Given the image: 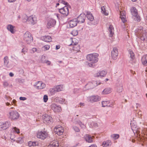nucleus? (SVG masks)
Returning a JSON list of instances; mask_svg holds the SVG:
<instances>
[{"label": "nucleus", "instance_id": "59", "mask_svg": "<svg viewBox=\"0 0 147 147\" xmlns=\"http://www.w3.org/2000/svg\"><path fill=\"white\" fill-rule=\"evenodd\" d=\"M80 127L82 128H84L85 127V126L84 125L83 123L82 124V125H81Z\"/></svg>", "mask_w": 147, "mask_h": 147}, {"label": "nucleus", "instance_id": "36", "mask_svg": "<svg viewBox=\"0 0 147 147\" xmlns=\"http://www.w3.org/2000/svg\"><path fill=\"white\" fill-rule=\"evenodd\" d=\"M129 54L130 55V57L132 60H133L134 59L135 56L133 52L132 51H129Z\"/></svg>", "mask_w": 147, "mask_h": 147}, {"label": "nucleus", "instance_id": "41", "mask_svg": "<svg viewBox=\"0 0 147 147\" xmlns=\"http://www.w3.org/2000/svg\"><path fill=\"white\" fill-rule=\"evenodd\" d=\"M139 139H138V140H139V139H140V140L141 141H142L143 142H144V141H143V139H142V138H140V135H139ZM144 142H144L146 144V146L147 147V138L144 139Z\"/></svg>", "mask_w": 147, "mask_h": 147}, {"label": "nucleus", "instance_id": "64", "mask_svg": "<svg viewBox=\"0 0 147 147\" xmlns=\"http://www.w3.org/2000/svg\"><path fill=\"white\" fill-rule=\"evenodd\" d=\"M5 98L7 100H8L10 98V97L7 96L6 95H5Z\"/></svg>", "mask_w": 147, "mask_h": 147}, {"label": "nucleus", "instance_id": "7", "mask_svg": "<svg viewBox=\"0 0 147 147\" xmlns=\"http://www.w3.org/2000/svg\"><path fill=\"white\" fill-rule=\"evenodd\" d=\"M11 125L9 121H7L5 122H0V130H4L8 128Z\"/></svg>", "mask_w": 147, "mask_h": 147}, {"label": "nucleus", "instance_id": "56", "mask_svg": "<svg viewBox=\"0 0 147 147\" xmlns=\"http://www.w3.org/2000/svg\"><path fill=\"white\" fill-rule=\"evenodd\" d=\"M45 63H46L47 65H50L51 62L50 61L48 60H46V62H45Z\"/></svg>", "mask_w": 147, "mask_h": 147}, {"label": "nucleus", "instance_id": "33", "mask_svg": "<svg viewBox=\"0 0 147 147\" xmlns=\"http://www.w3.org/2000/svg\"><path fill=\"white\" fill-rule=\"evenodd\" d=\"M109 101H103L102 102V107H104L105 106H110L109 105L108 103H109Z\"/></svg>", "mask_w": 147, "mask_h": 147}, {"label": "nucleus", "instance_id": "44", "mask_svg": "<svg viewBox=\"0 0 147 147\" xmlns=\"http://www.w3.org/2000/svg\"><path fill=\"white\" fill-rule=\"evenodd\" d=\"M73 129L76 131L77 132H79L80 131L79 128L76 126H74Z\"/></svg>", "mask_w": 147, "mask_h": 147}, {"label": "nucleus", "instance_id": "17", "mask_svg": "<svg viewBox=\"0 0 147 147\" xmlns=\"http://www.w3.org/2000/svg\"><path fill=\"white\" fill-rule=\"evenodd\" d=\"M54 130L56 134L59 135H62L64 131L63 129L61 126L55 128Z\"/></svg>", "mask_w": 147, "mask_h": 147}, {"label": "nucleus", "instance_id": "48", "mask_svg": "<svg viewBox=\"0 0 147 147\" xmlns=\"http://www.w3.org/2000/svg\"><path fill=\"white\" fill-rule=\"evenodd\" d=\"M50 91L51 92H53L54 93H55L56 92L55 88H50Z\"/></svg>", "mask_w": 147, "mask_h": 147}, {"label": "nucleus", "instance_id": "58", "mask_svg": "<svg viewBox=\"0 0 147 147\" xmlns=\"http://www.w3.org/2000/svg\"><path fill=\"white\" fill-rule=\"evenodd\" d=\"M27 50L24 48H23L22 50V52L23 53H25L26 52Z\"/></svg>", "mask_w": 147, "mask_h": 147}, {"label": "nucleus", "instance_id": "30", "mask_svg": "<svg viewBox=\"0 0 147 147\" xmlns=\"http://www.w3.org/2000/svg\"><path fill=\"white\" fill-rule=\"evenodd\" d=\"M56 92H59L63 90V85H59L55 87Z\"/></svg>", "mask_w": 147, "mask_h": 147}, {"label": "nucleus", "instance_id": "31", "mask_svg": "<svg viewBox=\"0 0 147 147\" xmlns=\"http://www.w3.org/2000/svg\"><path fill=\"white\" fill-rule=\"evenodd\" d=\"M9 63L8 57L7 56H5L4 58V63L5 65H7Z\"/></svg>", "mask_w": 147, "mask_h": 147}, {"label": "nucleus", "instance_id": "22", "mask_svg": "<svg viewBox=\"0 0 147 147\" xmlns=\"http://www.w3.org/2000/svg\"><path fill=\"white\" fill-rule=\"evenodd\" d=\"M15 28V26L11 24L8 25L7 27V29L12 34H14L15 33L14 31Z\"/></svg>", "mask_w": 147, "mask_h": 147}, {"label": "nucleus", "instance_id": "63", "mask_svg": "<svg viewBox=\"0 0 147 147\" xmlns=\"http://www.w3.org/2000/svg\"><path fill=\"white\" fill-rule=\"evenodd\" d=\"M16 0H8V1L9 2H13L15 1Z\"/></svg>", "mask_w": 147, "mask_h": 147}, {"label": "nucleus", "instance_id": "6", "mask_svg": "<svg viewBox=\"0 0 147 147\" xmlns=\"http://www.w3.org/2000/svg\"><path fill=\"white\" fill-rule=\"evenodd\" d=\"M132 15L136 18L138 21L139 22L141 20L140 17L138 15V11L137 9L134 7H132L130 10Z\"/></svg>", "mask_w": 147, "mask_h": 147}, {"label": "nucleus", "instance_id": "28", "mask_svg": "<svg viewBox=\"0 0 147 147\" xmlns=\"http://www.w3.org/2000/svg\"><path fill=\"white\" fill-rule=\"evenodd\" d=\"M111 92V88H107L102 91V93L103 94H107Z\"/></svg>", "mask_w": 147, "mask_h": 147}, {"label": "nucleus", "instance_id": "13", "mask_svg": "<svg viewBox=\"0 0 147 147\" xmlns=\"http://www.w3.org/2000/svg\"><path fill=\"white\" fill-rule=\"evenodd\" d=\"M51 109L55 112H59L61 111V108L60 106L59 105H57L55 104H53L51 105Z\"/></svg>", "mask_w": 147, "mask_h": 147}, {"label": "nucleus", "instance_id": "20", "mask_svg": "<svg viewBox=\"0 0 147 147\" xmlns=\"http://www.w3.org/2000/svg\"><path fill=\"white\" fill-rule=\"evenodd\" d=\"M36 87L38 89H42L45 87V84L41 81H38L36 84Z\"/></svg>", "mask_w": 147, "mask_h": 147}, {"label": "nucleus", "instance_id": "61", "mask_svg": "<svg viewBox=\"0 0 147 147\" xmlns=\"http://www.w3.org/2000/svg\"><path fill=\"white\" fill-rule=\"evenodd\" d=\"M60 48V46L59 45H56V50H57L59 49Z\"/></svg>", "mask_w": 147, "mask_h": 147}, {"label": "nucleus", "instance_id": "60", "mask_svg": "<svg viewBox=\"0 0 147 147\" xmlns=\"http://www.w3.org/2000/svg\"><path fill=\"white\" fill-rule=\"evenodd\" d=\"M88 147H97V146L95 144H92L91 146H90Z\"/></svg>", "mask_w": 147, "mask_h": 147}, {"label": "nucleus", "instance_id": "37", "mask_svg": "<svg viewBox=\"0 0 147 147\" xmlns=\"http://www.w3.org/2000/svg\"><path fill=\"white\" fill-rule=\"evenodd\" d=\"M59 3H62L63 4H64L68 6L69 5L68 3L67 2H65V1L63 0H59Z\"/></svg>", "mask_w": 147, "mask_h": 147}, {"label": "nucleus", "instance_id": "3", "mask_svg": "<svg viewBox=\"0 0 147 147\" xmlns=\"http://www.w3.org/2000/svg\"><path fill=\"white\" fill-rule=\"evenodd\" d=\"M9 117L11 120H16L19 117L20 114L16 111H11L9 112Z\"/></svg>", "mask_w": 147, "mask_h": 147}, {"label": "nucleus", "instance_id": "47", "mask_svg": "<svg viewBox=\"0 0 147 147\" xmlns=\"http://www.w3.org/2000/svg\"><path fill=\"white\" fill-rule=\"evenodd\" d=\"M3 85L4 87H7L8 86L9 84L7 82L4 81L3 82Z\"/></svg>", "mask_w": 147, "mask_h": 147}, {"label": "nucleus", "instance_id": "23", "mask_svg": "<svg viewBox=\"0 0 147 147\" xmlns=\"http://www.w3.org/2000/svg\"><path fill=\"white\" fill-rule=\"evenodd\" d=\"M85 138L86 141L88 143H91L93 142L92 138L90 135H86L85 136Z\"/></svg>", "mask_w": 147, "mask_h": 147}, {"label": "nucleus", "instance_id": "25", "mask_svg": "<svg viewBox=\"0 0 147 147\" xmlns=\"http://www.w3.org/2000/svg\"><path fill=\"white\" fill-rule=\"evenodd\" d=\"M106 74L107 72L106 71H102L97 73L95 76L97 77H99V76L104 77Z\"/></svg>", "mask_w": 147, "mask_h": 147}, {"label": "nucleus", "instance_id": "51", "mask_svg": "<svg viewBox=\"0 0 147 147\" xmlns=\"http://www.w3.org/2000/svg\"><path fill=\"white\" fill-rule=\"evenodd\" d=\"M11 57L13 60H17V57L15 55H14V56L12 55Z\"/></svg>", "mask_w": 147, "mask_h": 147}, {"label": "nucleus", "instance_id": "32", "mask_svg": "<svg viewBox=\"0 0 147 147\" xmlns=\"http://www.w3.org/2000/svg\"><path fill=\"white\" fill-rule=\"evenodd\" d=\"M117 91L119 93L121 92L123 90L122 86L120 85L119 86H117L116 88Z\"/></svg>", "mask_w": 147, "mask_h": 147}, {"label": "nucleus", "instance_id": "52", "mask_svg": "<svg viewBox=\"0 0 147 147\" xmlns=\"http://www.w3.org/2000/svg\"><path fill=\"white\" fill-rule=\"evenodd\" d=\"M120 16H123V15L125 16V11H121L120 12Z\"/></svg>", "mask_w": 147, "mask_h": 147}, {"label": "nucleus", "instance_id": "2", "mask_svg": "<svg viewBox=\"0 0 147 147\" xmlns=\"http://www.w3.org/2000/svg\"><path fill=\"white\" fill-rule=\"evenodd\" d=\"M137 32L138 37L142 40L144 41L147 39V33L145 30H143L142 27H140L138 29Z\"/></svg>", "mask_w": 147, "mask_h": 147}, {"label": "nucleus", "instance_id": "4", "mask_svg": "<svg viewBox=\"0 0 147 147\" xmlns=\"http://www.w3.org/2000/svg\"><path fill=\"white\" fill-rule=\"evenodd\" d=\"M24 40L27 44H30L33 40V37L29 32H26L24 35Z\"/></svg>", "mask_w": 147, "mask_h": 147}, {"label": "nucleus", "instance_id": "5", "mask_svg": "<svg viewBox=\"0 0 147 147\" xmlns=\"http://www.w3.org/2000/svg\"><path fill=\"white\" fill-rule=\"evenodd\" d=\"M100 99V97L97 95L91 96L87 98L88 101L91 103L98 101Z\"/></svg>", "mask_w": 147, "mask_h": 147}, {"label": "nucleus", "instance_id": "53", "mask_svg": "<svg viewBox=\"0 0 147 147\" xmlns=\"http://www.w3.org/2000/svg\"><path fill=\"white\" fill-rule=\"evenodd\" d=\"M20 100H24L26 99V98L25 97H20Z\"/></svg>", "mask_w": 147, "mask_h": 147}, {"label": "nucleus", "instance_id": "38", "mask_svg": "<svg viewBox=\"0 0 147 147\" xmlns=\"http://www.w3.org/2000/svg\"><path fill=\"white\" fill-rule=\"evenodd\" d=\"M120 18H121V20L123 23L125 22L126 20L125 18V16L123 15V16H120Z\"/></svg>", "mask_w": 147, "mask_h": 147}, {"label": "nucleus", "instance_id": "55", "mask_svg": "<svg viewBox=\"0 0 147 147\" xmlns=\"http://www.w3.org/2000/svg\"><path fill=\"white\" fill-rule=\"evenodd\" d=\"M94 126L95 127H98V125L96 123L93 122V123Z\"/></svg>", "mask_w": 147, "mask_h": 147}, {"label": "nucleus", "instance_id": "1", "mask_svg": "<svg viewBox=\"0 0 147 147\" xmlns=\"http://www.w3.org/2000/svg\"><path fill=\"white\" fill-rule=\"evenodd\" d=\"M98 54L96 53H93L88 55L86 56L87 60L90 61L91 63H88V65L90 67L92 66V64L97 62L98 61Z\"/></svg>", "mask_w": 147, "mask_h": 147}, {"label": "nucleus", "instance_id": "16", "mask_svg": "<svg viewBox=\"0 0 147 147\" xmlns=\"http://www.w3.org/2000/svg\"><path fill=\"white\" fill-rule=\"evenodd\" d=\"M42 117L44 123H47L51 122V117L46 114L45 115H43Z\"/></svg>", "mask_w": 147, "mask_h": 147}, {"label": "nucleus", "instance_id": "46", "mask_svg": "<svg viewBox=\"0 0 147 147\" xmlns=\"http://www.w3.org/2000/svg\"><path fill=\"white\" fill-rule=\"evenodd\" d=\"M32 146H38V143L37 141H32Z\"/></svg>", "mask_w": 147, "mask_h": 147}, {"label": "nucleus", "instance_id": "26", "mask_svg": "<svg viewBox=\"0 0 147 147\" xmlns=\"http://www.w3.org/2000/svg\"><path fill=\"white\" fill-rule=\"evenodd\" d=\"M111 142L110 140H109L103 142L102 143V146L104 147H107L111 145Z\"/></svg>", "mask_w": 147, "mask_h": 147}, {"label": "nucleus", "instance_id": "21", "mask_svg": "<svg viewBox=\"0 0 147 147\" xmlns=\"http://www.w3.org/2000/svg\"><path fill=\"white\" fill-rule=\"evenodd\" d=\"M41 38L42 40L47 42H50L52 40L51 37L49 36H44L42 37Z\"/></svg>", "mask_w": 147, "mask_h": 147}, {"label": "nucleus", "instance_id": "29", "mask_svg": "<svg viewBox=\"0 0 147 147\" xmlns=\"http://www.w3.org/2000/svg\"><path fill=\"white\" fill-rule=\"evenodd\" d=\"M113 30V26L112 25H110L108 29L109 31L110 32V37H111L113 36L114 34Z\"/></svg>", "mask_w": 147, "mask_h": 147}, {"label": "nucleus", "instance_id": "12", "mask_svg": "<svg viewBox=\"0 0 147 147\" xmlns=\"http://www.w3.org/2000/svg\"><path fill=\"white\" fill-rule=\"evenodd\" d=\"M98 82L96 81H93L92 82H90L88 83L86 85V86L88 87L89 89H91L94 88L95 86H97L98 85H100L101 84V82Z\"/></svg>", "mask_w": 147, "mask_h": 147}, {"label": "nucleus", "instance_id": "50", "mask_svg": "<svg viewBox=\"0 0 147 147\" xmlns=\"http://www.w3.org/2000/svg\"><path fill=\"white\" fill-rule=\"evenodd\" d=\"M44 48L45 50H47L49 49L50 48V46L47 45H45L44 47Z\"/></svg>", "mask_w": 147, "mask_h": 147}, {"label": "nucleus", "instance_id": "57", "mask_svg": "<svg viewBox=\"0 0 147 147\" xmlns=\"http://www.w3.org/2000/svg\"><path fill=\"white\" fill-rule=\"evenodd\" d=\"M77 122L78 123V124L80 126H81V125L83 123H82V122L80 120L78 121H77Z\"/></svg>", "mask_w": 147, "mask_h": 147}, {"label": "nucleus", "instance_id": "10", "mask_svg": "<svg viewBox=\"0 0 147 147\" xmlns=\"http://www.w3.org/2000/svg\"><path fill=\"white\" fill-rule=\"evenodd\" d=\"M48 134L47 132L45 131H41L38 133L37 134V137L38 138L41 139H45L47 136Z\"/></svg>", "mask_w": 147, "mask_h": 147}, {"label": "nucleus", "instance_id": "39", "mask_svg": "<svg viewBox=\"0 0 147 147\" xmlns=\"http://www.w3.org/2000/svg\"><path fill=\"white\" fill-rule=\"evenodd\" d=\"M57 99L60 103H64L65 104V100L64 99H63L61 98H59Z\"/></svg>", "mask_w": 147, "mask_h": 147}, {"label": "nucleus", "instance_id": "11", "mask_svg": "<svg viewBox=\"0 0 147 147\" xmlns=\"http://www.w3.org/2000/svg\"><path fill=\"white\" fill-rule=\"evenodd\" d=\"M67 6L66 5L59 9V12L65 16H67L69 14V9Z\"/></svg>", "mask_w": 147, "mask_h": 147}, {"label": "nucleus", "instance_id": "9", "mask_svg": "<svg viewBox=\"0 0 147 147\" xmlns=\"http://www.w3.org/2000/svg\"><path fill=\"white\" fill-rule=\"evenodd\" d=\"M118 54V49L116 47H114L111 52V57L113 60L117 59Z\"/></svg>", "mask_w": 147, "mask_h": 147}, {"label": "nucleus", "instance_id": "45", "mask_svg": "<svg viewBox=\"0 0 147 147\" xmlns=\"http://www.w3.org/2000/svg\"><path fill=\"white\" fill-rule=\"evenodd\" d=\"M31 51L32 52H31V53H34L35 52H38V49H37L36 48H33L32 50H31Z\"/></svg>", "mask_w": 147, "mask_h": 147}, {"label": "nucleus", "instance_id": "24", "mask_svg": "<svg viewBox=\"0 0 147 147\" xmlns=\"http://www.w3.org/2000/svg\"><path fill=\"white\" fill-rule=\"evenodd\" d=\"M86 16L88 19L90 21H92L94 20V17L90 12H87Z\"/></svg>", "mask_w": 147, "mask_h": 147}, {"label": "nucleus", "instance_id": "14", "mask_svg": "<svg viewBox=\"0 0 147 147\" xmlns=\"http://www.w3.org/2000/svg\"><path fill=\"white\" fill-rule=\"evenodd\" d=\"M56 23V21L55 20L52 19H49L47 25V28H49L53 27L55 25Z\"/></svg>", "mask_w": 147, "mask_h": 147}, {"label": "nucleus", "instance_id": "18", "mask_svg": "<svg viewBox=\"0 0 147 147\" xmlns=\"http://www.w3.org/2000/svg\"><path fill=\"white\" fill-rule=\"evenodd\" d=\"M59 144L58 141L54 140L51 142L50 144L47 147H58Z\"/></svg>", "mask_w": 147, "mask_h": 147}, {"label": "nucleus", "instance_id": "27", "mask_svg": "<svg viewBox=\"0 0 147 147\" xmlns=\"http://www.w3.org/2000/svg\"><path fill=\"white\" fill-rule=\"evenodd\" d=\"M141 61L144 65H147V55L143 56L142 58Z\"/></svg>", "mask_w": 147, "mask_h": 147}, {"label": "nucleus", "instance_id": "62", "mask_svg": "<svg viewBox=\"0 0 147 147\" xmlns=\"http://www.w3.org/2000/svg\"><path fill=\"white\" fill-rule=\"evenodd\" d=\"M9 75L11 77H12L13 76L14 74L13 73L10 72L9 74Z\"/></svg>", "mask_w": 147, "mask_h": 147}, {"label": "nucleus", "instance_id": "35", "mask_svg": "<svg viewBox=\"0 0 147 147\" xmlns=\"http://www.w3.org/2000/svg\"><path fill=\"white\" fill-rule=\"evenodd\" d=\"M46 57L45 55H42L40 58V61L42 63H45L46 62Z\"/></svg>", "mask_w": 147, "mask_h": 147}, {"label": "nucleus", "instance_id": "19", "mask_svg": "<svg viewBox=\"0 0 147 147\" xmlns=\"http://www.w3.org/2000/svg\"><path fill=\"white\" fill-rule=\"evenodd\" d=\"M78 23L76 19H74L70 20L69 22V25L71 28H73L76 26Z\"/></svg>", "mask_w": 147, "mask_h": 147}, {"label": "nucleus", "instance_id": "8", "mask_svg": "<svg viewBox=\"0 0 147 147\" xmlns=\"http://www.w3.org/2000/svg\"><path fill=\"white\" fill-rule=\"evenodd\" d=\"M27 19H26L25 21L31 24L32 25H34L37 22V20L35 16L32 15L28 18L26 17Z\"/></svg>", "mask_w": 147, "mask_h": 147}, {"label": "nucleus", "instance_id": "54", "mask_svg": "<svg viewBox=\"0 0 147 147\" xmlns=\"http://www.w3.org/2000/svg\"><path fill=\"white\" fill-rule=\"evenodd\" d=\"M32 141H30L28 142V145L29 146H32Z\"/></svg>", "mask_w": 147, "mask_h": 147}, {"label": "nucleus", "instance_id": "34", "mask_svg": "<svg viewBox=\"0 0 147 147\" xmlns=\"http://www.w3.org/2000/svg\"><path fill=\"white\" fill-rule=\"evenodd\" d=\"M101 12H102L105 15H108V13L106 10L104 6L102 7H101Z\"/></svg>", "mask_w": 147, "mask_h": 147}, {"label": "nucleus", "instance_id": "49", "mask_svg": "<svg viewBox=\"0 0 147 147\" xmlns=\"http://www.w3.org/2000/svg\"><path fill=\"white\" fill-rule=\"evenodd\" d=\"M13 128L14 129L15 131H16V133H17L18 134L20 133V131L19 129H18L16 127H13Z\"/></svg>", "mask_w": 147, "mask_h": 147}, {"label": "nucleus", "instance_id": "40", "mask_svg": "<svg viewBox=\"0 0 147 147\" xmlns=\"http://www.w3.org/2000/svg\"><path fill=\"white\" fill-rule=\"evenodd\" d=\"M111 137L115 140L118 139L119 137L118 134H114L111 136Z\"/></svg>", "mask_w": 147, "mask_h": 147}, {"label": "nucleus", "instance_id": "15", "mask_svg": "<svg viewBox=\"0 0 147 147\" xmlns=\"http://www.w3.org/2000/svg\"><path fill=\"white\" fill-rule=\"evenodd\" d=\"M86 17V15L84 13H82L76 19L78 22L82 23L84 22Z\"/></svg>", "mask_w": 147, "mask_h": 147}, {"label": "nucleus", "instance_id": "42", "mask_svg": "<svg viewBox=\"0 0 147 147\" xmlns=\"http://www.w3.org/2000/svg\"><path fill=\"white\" fill-rule=\"evenodd\" d=\"M78 33V32L77 30H73L72 32V34L74 36H76L77 35Z\"/></svg>", "mask_w": 147, "mask_h": 147}, {"label": "nucleus", "instance_id": "43", "mask_svg": "<svg viewBox=\"0 0 147 147\" xmlns=\"http://www.w3.org/2000/svg\"><path fill=\"white\" fill-rule=\"evenodd\" d=\"M44 101L45 102H47L48 100V96L46 95H45L43 96Z\"/></svg>", "mask_w": 147, "mask_h": 147}]
</instances>
